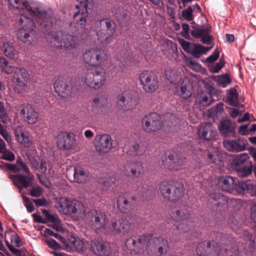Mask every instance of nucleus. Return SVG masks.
Returning a JSON list of instances; mask_svg holds the SVG:
<instances>
[{"mask_svg": "<svg viewBox=\"0 0 256 256\" xmlns=\"http://www.w3.org/2000/svg\"><path fill=\"white\" fill-rule=\"evenodd\" d=\"M0 158L8 161L12 162L14 160L15 156L12 152L6 150L2 153V156Z\"/></svg>", "mask_w": 256, "mask_h": 256, "instance_id": "8fccbe9b", "label": "nucleus"}, {"mask_svg": "<svg viewBox=\"0 0 256 256\" xmlns=\"http://www.w3.org/2000/svg\"><path fill=\"white\" fill-rule=\"evenodd\" d=\"M60 242V243L59 244L56 241H46L48 247L55 250H64L68 252L71 251L84 252L86 249L84 241Z\"/></svg>", "mask_w": 256, "mask_h": 256, "instance_id": "6e6552de", "label": "nucleus"}, {"mask_svg": "<svg viewBox=\"0 0 256 256\" xmlns=\"http://www.w3.org/2000/svg\"><path fill=\"white\" fill-rule=\"evenodd\" d=\"M3 49L4 54L13 60H16L18 58V52L13 46L9 42H4L3 44Z\"/></svg>", "mask_w": 256, "mask_h": 256, "instance_id": "c9c22d12", "label": "nucleus"}, {"mask_svg": "<svg viewBox=\"0 0 256 256\" xmlns=\"http://www.w3.org/2000/svg\"><path fill=\"white\" fill-rule=\"evenodd\" d=\"M238 175L241 177H246L250 175L252 172V166L250 164L248 166H244L234 169Z\"/></svg>", "mask_w": 256, "mask_h": 256, "instance_id": "a19ab883", "label": "nucleus"}, {"mask_svg": "<svg viewBox=\"0 0 256 256\" xmlns=\"http://www.w3.org/2000/svg\"><path fill=\"white\" fill-rule=\"evenodd\" d=\"M146 251L150 256H160L168 250V241H157V242L150 241L147 244Z\"/></svg>", "mask_w": 256, "mask_h": 256, "instance_id": "aec40b11", "label": "nucleus"}, {"mask_svg": "<svg viewBox=\"0 0 256 256\" xmlns=\"http://www.w3.org/2000/svg\"><path fill=\"white\" fill-rule=\"evenodd\" d=\"M18 110L20 116L28 124H34L37 122L38 114L30 104H23L20 106Z\"/></svg>", "mask_w": 256, "mask_h": 256, "instance_id": "f3484780", "label": "nucleus"}, {"mask_svg": "<svg viewBox=\"0 0 256 256\" xmlns=\"http://www.w3.org/2000/svg\"><path fill=\"white\" fill-rule=\"evenodd\" d=\"M88 180V174L83 168L76 166L74 168V181L79 184H84Z\"/></svg>", "mask_w": 256, "mask_h": 256, "instance_id": "473e14b6", "label": "nucleus"}, {"mask_svg": "<svg viewBox=\"0 0 256 256\" xmlns=\"http://www.w3.org/2000/svg\"><path fill=\"white\" fill-rule=\"evenodd\" d=\"M7 168L12 171L19 172H24L25 174H29L30 170L26 164L23 162L20 158H18L15 164H8Z\"/></svg>", "mask_w": 256, "mask_h": 256, "instance_id": "72a5a7b5", "label": "nucleus"}, {"mask_svg": "<svg viewBox=\"0 0 256 256\" xmlns=\"http://www.w3.org/2000/svg\"><path fill=\"white\" fill-rule=\"evenodd\" d=\"M224 64V61L222 60H220L212 68V72L216 73L218 72L222 68Z\"/></svg>", "mask_w": 256, "mask_h": 256, "instance_id": "69168bd1", "label": "nucleus"}, {"mask_svg": "<svg viewBox=\"0 0 256 256\" xmlns=\"http://www.w3.org/2000/svg\"><path fill=\"white\" fill-rule=\"evenodd\" d=\"M182 34L185 38H187L189 36V26L188 24H182Z\"/></svg>", "mask_w": 256, "mask_h": 256, "instance_id": "0e129e2a", "label": "nucleus"}, {"mask_svg": "<svg viewBox=\"0 0 256 256\" xmlns=\"http://www.w3.org/2000/svg\"><path fill=\"white\" fill-rule=\"evenodd\" d=\"M223 144L229 152H240L246 149V142L242 138H238L236 140H224Z\"/></svg>", "mask_w": 256, "mask_h": 256, "instance_id": "5701e85b", "label": "nucleus"}, {"mask_svg": "<svg viewBox=\"0 0 256 256\" xmlns=\"http://www.w3.org/2000/svg\"><path fill=\"white\" fill-rule=\"evenodd\" d=\"M32 166L35 170L44 174L47 170L46 163L42 160H35L32 162Z\"/></svg>", "mask_w": 256, "mask_h": 256, "instance_id": "37998d69", "label": "nucleus"}, {"mask_svg": "<svg viewBox=\"0 0 256 256\" xmlns=\"http://www.w3.org/2000/svg\"><path fill=\"white\" fill-rule=\"evenodd\" d=\"M30 80V74L23 68H16L14 74L12 82L14 85L15 90L19 94L26 92L27 86Z\"/></svg>", "mask_w": 256, "mask_h": 256, "instance_id": "9b49d317", "label": "nucleus"}, {"mask_svg": "<svg viewBox=\"0 0 256 256\" xmlns=\"http://www.w3.org/2000/svg\"><path fill=\"white\" fill-rule=\"evenodd\" d=\"M210 29L208 26L196 28L190 32L192 36L196 38H200V41L205 44H210L212 36L210 34Z\"/></svg>", "mask_w": 256, "mask_h": 256, "instance_id": "cd10ccee", "label": "nucleus"}, {"mask_svg": "<svg viewBox=\"0 0 256 256\" xmlns=\"http://www.w3.org/2000/svg\"><path fill=\"white\" fill-rule=\"evenodd\" d=\"M112 141L109 134L97 135L94 139L96 150L100 154L110 152L112 148Z\"/></svg>", "mask_w": 256, "mask_h": 256, "instance_id": "dca6fc26", "label": "nucleus"}, {"mask_svg": "<svg viewBox=\"0 0 256 256\" xmlns=\"http://www.w3.org/2000/svg\"><path fill=\"white\" fill-rule=\"evenodd\" d=\"M206 241H202L198 244L196 250L198 256H209L206 249H210L212 244L210 241H208L206 246Z\"/></svg>", "mask_w": 256, "mask_h": 256, "instance_id": "58836bf2", "label": "nucleus"}, {"mask_svg": "<svg viewBox=\"0 0 256 256\" xmlns=\"http://www.w3.org/2000/svg\"><path fill=\"white\" fill-rule=\"evenodd\" d=\"M162 124L160 116L156 112L146 114L141 120L142 127L147 133L152 134L159 130Z\"/></svg>", "mask_w": 256, "mask_h": 256, "instance_id": "1a4fd4ad", "label": "nucleus"}, {"mask_svg": "<svg viewBox=\"0 0 256 256\" xmlns=\"http://www.w3.org/2000/svg\"><path fill=\"white\" fill-rule=\"evenodd\" d=\"M179 42L182 46L183 50L188 52H190L191 49V46L192 45V44L184 40L181 39L179 40Z\"/></svg>", "mask_w": 256, "mask_h": 256, "instance_id": "5fc2aeb1", "label": "nucleus"}, {"mask_svg": "<svg viewBox=\"0 0 256 256\" xmlns=\"http://www.w3.org/2000/svg\"><path fill=\"white\" fill-rule=\"evenodd\" d=\"M88 0H80L79 4L76 5L78 11L74 15V26L79 32H82L86 22V18L88 16Z\"/></svg>", "mask_w": 256, "mask_h": 256, "instance_id": "f8f14e48", "label": "nucleus"}, {"mask_svg": "<svg viewBox=\"0 0 256 256\" xmlns=\"http://www.w3.org/2000/svg\"><path fill=\"white\" fill-rule=\"evenodd\" d=\"M186 79L182 81V84L180 86V92L182 96L185 99H187L190 98L192 94V93L190 90L187 88L186 86Z\"/></svg>", "mask_w": 256, "mask_h": 256, "instance_id": "09e8293b", "label": "nucleus"}, {"mask_svg": "<svg viewBox=\"0 0 256 256\" xmlns=\"http://www.w3.org/2000/svg\"><path fill=\"white\" fill-rule=\"evenodd\" d=\"M185 160L184 158L170 154L168 155L164 160H162V164L170 170H178L184 168Z\"/></svg>", "mask_w": 256, "mask_h": 256, "instance_id": "a211bd4d", "label": "nucleus"}, {"mask_svg": "<svg viewBox=\"0 0 256 256\" xmlns=\"http://www.w3.org/2000/svg\"><path fill=\"white\" fill-rule=\"evenodd\" d=\"M132 230L131 224L126 219L112 222L110 225L104 229L106 234H118L122 236L128 233Z\"/></svg>", "mask_w": 256, "mask_h": 256, "instance_id": "4468645a", "label": "nucleus"}, {"mask_svg": "<svg viewBox=\"0 0 256 256\" xmlns=\"http://www.w3.org/2000/svg\"><path fill=\"white\" fill-rule=\"evenodd\" d=\"M192 8L190 6L182 11V16L184 18L190 20H192Z\"/></svg>", "mask_w": 256, "mask_h": 256, "instance_id": "6e6d98bb", "label": "nucleus"}, {"mask_svg": "<svg viewBox=\"0 0 256 256\" xmlns=\"http://www.w3.org/2000/svg\"><path fill=\"white\" fill-rule=\"evenodd\" d=\"M33 201L37 207L46 206L48 204L47 200L44 198L38 200H34Z\"/></svg>", "mask_w": 256, "mask_h": 256, "instance_id": "680f3d73", "label": "nucleus"}, {"mask_svg": "<svg viewBox=\"0 0 256 256\" xmlns=\"http://www.w3.org/2000/svg\"><path fill=\"white\" fill-rule=\"evenodd\" d=\"M54 88L56 92L64 98L70 96L72 92V88L70 82L63 78H59L56 80Z\"/></svg>", "mask_w": 256, "mask_h": 256, "instance_id": "6ab92c4d", "label": "nucleus"}, {"mask_svg": "<svg viewBox=\"0 0 256 256\" xmlns=\"http://www.w3.org/2000/svg\"><path fill=\"white\" fill-rule=\"evenodd\" d=\"M218 185L222 190L230 193L248 194L252 196H256V184L250 180L237 182L232 177L224 176L218 178Z\"/></svg>", "mask_w": 256, "mask_h": 256, "instance_id": "7ed1b4c3", "label": "nucleus"}, {"mask_svg": "<svg viewBox=\"0 0 256 256\" xmlns=\"http://www.w3.org/2000/svg\"><path fill=\"white\" fill-rule=\"evenodd\" d=\"M218 130L221 135L224 137H236L235 127L229 120H221L218 126Z\"/></svg>", "mask_w": 256, "mask_h": 256, "instance_id": "a878e982", "label": "nucleus"}, {"mask_svg": "<svg viewBox=\"0 0 256 256\" xmlns=\"http://www.w3.org/2000/svg\"><path fill=\"white\" fill-rule=\"evenodd\" d=\"M198 100L200 104L203 106H208L210 104L212 101L210 100V96L207 94H202L198 96Z\"/></svg>", "mask_w": 256, "mask_h": 256, "instance_id": "de8ad7c7", "label": "nucleus"}, {"mask_svg": "<svg viewBox=\"0 0 256 256\" xmlns=\"http://www.w3.org/2000/svg\"><path fill=\"white\" fill-rule=\"evenodd\" d=\"M14 184L19 188L22 189L26 188L32 184L34 176L30 172L29 174H26L25 175L19 174L12 175L10 178Z\"/></svg>", "mask_w": 256, "mask_h": 256, "instance_id": "b1692460", "label": "nucleus"}, {"mask_svg": "<svg viewBox=\"0 0 256 256\" xmlns=\"http://www.w3.org/2000/svg\"><path fill=\"white\" fill-rule=\"evenodd\" d=\"M42 188L40 186H36L32 188L30 190V194L32 196L38 197L42 195Z\"/></svg>", "mask_w": 256, "mask_h": 256, "instance_id": "603ef678", "label": "nucleus"}, {"mask_svg": "<svg viewBox=\"0 0 256 256\" xmlns=\"http://www.w3.org/2000/svg\"><path fill=\"white\" fill-rule=\"evenodd\" d=\"M216 152L210 153L208 154L207 156V162L209 164H216Z\"/></svg>", "mask_w": 256, "mask_h": 256, "instance_id": "338daca9", "label": "nucleus"}, {"mask_svg": "<svg viewBox=\"0 0 256 256\" xmlns=\"http://www.w3.org/2000/svg\"><path fill=\"white\" fill-rule=\"evenodd\" d=\"M10 4L19 10L26 9L35 16L38 23L42 28L52 26V22L46 11H40L38 8L32 9L27 1L8 0Z\"/></svg>", "mask_w": 256, "mask_h": 256, "instance_id": "20e7f679", "label": "nucleus"}, {"mask_svg": "<svg viewBox=\"0 0 256 256\" xmlns=\"http://www.w3.org/2000/svg\"><path fill=\"white\" fill-rule=\"evenodd\" d=\"M6 113L4 104L0 102V118L4 121L6 118Z\"/></svg>", "mask_w": 256, "mask_h": 256, "instance_id": "774afa93", "label": "nucleus"}, {"mask_svg": "<svg viewBox=\"0 0 256 256\" xmlns=\"http://www.w3.org/2000/svg\"><path fill=\"white\" fill-rule=\"evenodd\" d=\"M190 53L196 58H200L202 54H206L211 48H206L200 44H192Z\"/></svg>", "mask_w": 256, "mask_h": 256, "instance_id": "e433bc0d", "label": "nucleus"}, {"mask_svg": "<svg viewBox=\"0 0 256 256\" xmlns=\"http://www.w3.org/2000/svg\"><path fill=\"white\" fill-rule=\"evenodd\" d=\"M6 242V246L16 256H26L23 254L22 249L18 250L14 248L13 246H11L9 244L8 241H5Z\"/></svg>", "mask_w": 256, "mask_h": 256, "instance_id": "864d4df0", "label": "nucleus"}, {"mask_svg": "<svg viewBox=\"0 0 256 256\" xmlns=\"http://www.w3.org/2000/svg\"><path fill=\"white\" fill-rule=\"evenodd\" d=\"M20 28L17 35L18 39L24 43L31 44L33 42L34 34L35 24L32 18L22 15L18 20Z\"/></svg>", "mask_w": 256, "mask_h": 256, "instance_id": "423d86ee", "label": "nucleus"}, {"mask_svg": "<svg viewBox=\"0 0 256 256\" xmlns=\"http://www.w3.org/2000/svg\"><path fill=\"white\" fill-rule=\"evenodd\" d=\"M124 172L126 176H130L132 175L135 178H138L144 174V168L141 162H136L130 164L126 165L124 167Z\"/></svg>", "mask_w": 256, "mask_h": 256, "instance_id": "c85d7f7f", "label": "nucleus"}, {"mask_svg": "<svg viewBox=\"0 0 256 256\" xmlns=\"http://www.w3.org/2000/svg\"><path fill=\"white\" fill-rule=\"evenodd\" d=\"M216 82L218 85L222 88L226 87L231 82L230 78L227 74L219 76L218 77Z\"/></svg>", "mask_w": 256, "mask_h": 256, "instance_id": "a18cd8bd", "label": "nucleus"}, {"mask_svg": "<svg viewBox=\"0 0 256 256\" xmlns=\"http://www.w3.org/2000/svg\"><path fill=\"white\" fill-rule=\"evenodd\" d=\"M76 142L74 135L66 132H61L56 137L57 146L63 150L73 148L76 146Z\"/></svg>", "mask_w": 256, "mask_h": 256, "instance_id": "2eb2a0df", "label": "nucleus"}, {"mask_svg": "<svg viewBox=\"0 0 256 256\" xmlns=\"http://www.w3.org/2000/svg\"><path fill=\"white\" fill-rule=\"evenodd\" d=\"M139 80L146 92L152 93L158 87V78L152 72L146 70L140 73Z\"/></svg>", "mask_w": 256, "mask_h": 256, "instance_id": "ddd939ff", "label": "nucleus"}, {"mask_svg": "<svg viewBox=\"0 0 256 256\" xmlns=\"http://www.w3.org/2000/svg\"><path fill=\"white\" fill-rule=\"evenodd\" d=\"M40 232L44 236H54V238L59 240H62V237L60 234L54 232L50 228H45L42 229Z\"/></svg>", "mask_w": 256, "mask_h": 256, "instance_id": "49530a36", "label": "nucleus"}, {"mask_svg": "<svg viewBox=\"0 0 256 256\" xmlns=\"http://www.w3.org/2000/svg\"><path fill=\"white\" fill-rule=\"evenodd\" d=\"M172 219L176 222H180L176 226V228L182 232H186L194 226V222L190 218L189 214H186L184 211L176 208H172L170 212Z\"/></svg>", "mask_w": 256, "mask_h": 256, "instance_id": "9d476101", "label": "nucleus"}, {"mask_svg": "<svg viewBox=\"0 0 256 256\" xmlns=\"http://www.w3.org/2000/svg\"><path fill=\"white\" fill-rule=\"evenodd\" d=\"M164 73L167 80L171 83H176L180 77L178 71L170 68H167Z\"/></svg>", "mask_w": 256, "mask_h": 256, "instance_id": "4c0bfd02", "label": "nucleus"}, {"mask_svg": "<svg viewBox=\"0 0 256 256\" xmlns=\"http://www.w3.org/2000/svg\"><path fill=\"white\" fill-rule=\"evenodd\" d=\"M56 208L59 212L70 215L77 220L85 217L86 224L96 231L103 228L106 224L104 213L92 210L86 214L85 206L82 203L76 200L60 198L56 202Z\"/></svg>", "mask_w": 256, "mask_h": 256, "instance_id": "f257e3e1", "label": "nucleus"}, {"mask_svg": "<svg viewBox=\"0 0 256 256\" xmlns=\"http://www.w3.org/2000/svg\"><path fill=\"white\" fill-rule=\"evenodd\" d=\"M0 63L2 64L3 70L7 74H15L16 68H20L14 67L12 64H10L4 58H0Z\"/></svg>", "mask_w": 256, "mask_h": 256, "instance_id": "79ce46f5", "label": "nucleus"}, {"mask_svg": "<svg viewBox=\"0 0 256 256\" xmlns=\"http://www.w3.org/2000/svg\"><path fill=\"white\" fill-rule=\"evenodd\" d=\"M82 57L86 64L96 67L88 70L82 80L90 88H99L106 82V72L104 68L98 66L106 60V54L102 49L92 48L86 50Z\"/></svg>", "mask_w": 256, "mask_h": 256, "instance_id": "f03ea898", "label": "nucleus"}, {"mask_svg": "<svg viewBox=\"0 0 256 256\" xmlns=\"http://www.w3.org/2000/svg\"><path fill=\"white\" fill-rule=\"evenodd\" d=\"M106 100L104 97L96 98L94 99L91 104V110L95 116L104 113L106 108Z\"/></svg>", "mask_w": 256, "mask_h": 256, "instance_id": "7c9ffc66", "label": "nucleus"}, {"mask_svg": "<svg viewBox=\"0 0 256 256\" xmlns=\"http://www.w3.org/2000/svg\"><path fill=\"white\" fill-rule=\"evenodd\" d=\"M132 149L134 154L135 155H141L144 152V150L142 148L139 144L134 145L133 146Z\"/></svg>", "mask_w": 256, "mask_h": 256, "instance_id": "e2e57ef3", "label": "nucleus"}, {"mask_svg": "<svg viewBox=\"0 0 256 256\" xmlns=\"http://www.w3.org/2000/svg\"><path fill=\"white\" fill-rule=\"evenodd\" d=\"M198 136L200 138L206 140L213 138L214 134L212 130V126L210 124H202L198 127Z\"/></svg>", "mask_w": 256, "mask_h": 256, "instance_id": "c756f323", "label": "nucleus"}, {"mask_svg": "<svg viewBox=\"0 0 256 256\" xmlns=\"http://www.w3.org/2000/svg\"><path fill=\"white\" fill-rule=\"evenodd\" d=\"M130 200H134V197L133 196H128V194H122L118 197L117 204L120 212L124 214H128L130 212L132 208V204Z\"/></svg>", "mask_w": 256, "mask_h": 256, "instance_id": "393cba45", "label": "nucleus"}, {"mask_svg": "<svg viewBox=\"0 0 256 256\" xmlns=\"http://www.w3.org/2000/svg\"><path fill=\"white\" fill-rule=\"evenodd\" d=\"M14 134L18 142L24 145L26 147H28L31 144V142L29 136L23 130L22 126H17L14 130Z\"/></svg>", "mask_w": 256, "mask_h": 256, "instance_id": "2f4dec72", "label": "nucleus"}, {"mask_svg": "<svg viewBox=\"0 0 256 256\" xmlns=\"http://www.w3.org/2000/svg\"><path fill=\"white\" fill-rule=\"evenodd\" d=\"M248 158L249 156L246 153L239 154L236 158L234 161L233 164L232 165V168L235 169L238 168L246 166L244 164L248 159Z\"/></svg>", "mask_w": 256, "mask_h": 256, "instance_id": "ea45409f", "label": "nucleus"}, {"mask_svg": "<svg viewBox=\"0 0 256 256\" xmlns=\"http://www.w3.org/2000/svg\"><path fill=\"white\" fill-rule=\"evenodd\" d=\"M212 199V202L214 205L220 208V210L224 209L227 206L228 200L226 196L220 193L214 194L211 196Z\"/></svg>", "mask_w": 256, "mask_h": 256, "instance_id": "f704fd0d", "label": "nucleus"}, {"mask_svg": "<svg viewBox=\"0 0 256 256\" xmlns=\"http://www.w3.org/2000/svg\"><path fill=\"white\" fill-rule=\"evenodd\" d=\"M43 215L45 216V224L51 223L50 226L56 231L64 232V230L61 225V220L56 214L50 213L48 210H42Z\"/></svg>", "mask_w": 256, "mask_h": 256, "instance_id": "bb28decb", "label": "nucleus"}, {"mask_svg": "<svg viewBox=\"0 0 256 256\" xmlns=\"http://www.w3.org/2000/svg\"><path fill=\"white\" fill-rule=\"evenodd\" d=\"M134 92L130 90H126L122 92L118 97V104L124 110L132 109L136 104L134 98Z\"/></svg>", "mask_w": 256, "mask_h": 256, "instance_id": "412c9836", "label": "nucleus"}, {"mask_svg": "<svg viewBox=\"0 0 256 256\" xmlns=\"http://www.w3.org/2000/svg\"><path fill=\"white\" fill-rule=\"evenodd\" d=\"M159 190L164 198L171 202L178 200L184 194L182 185L173 180L162 181L160 184Z\"/></svg>", "mask_w": 256, "mask_h": 256, "instance_id": "39448f33", "label": "nucleus"}, {"mask_svg": "<svg viewBox=\"0 0 256 256\" xmlns=\"http://www.w3.org/2000/svg\"><path fill=\"white\" fill-rule=\"evenodd\" d=\"M212 242H213L212 249L214 252V254H212L213 256H217L222 251V248L218 243L216 242V241Z\"/></svg>", "mask_w": 256, "mask_h": 256, "instance_id": "13d9d810", "label": "nucleus"}, {"mask_svg": "<svg viewBox=\"0 0 256 256\" xmlns=\"http://www.w3.org/2000/svg\"><path fill=\"white\" fill-rule=\"evenodd\" d=\"M228 100L230 106H236L237 105L238 103V94L235 89L232 88L230 90Z\"/></svg>", "mask_w": 256, "mask_h": 256, "instance_id": "c03bdc74", "label": "nucleus"}, {"mask_svg": "<svg viewBox=\"0 0 256 256\" xmlns=\"http://www.w3.org/2000/svg\"><path fill=\"white\" fill-rule=\"evenodd\" d=\"M186 64L190 68L196 71H198L200 68V64L191 58H188L186 60Z\"/></svg>", "mask_w": 256, "mask_h": 256, "instance_id": "3c124183", "label": "nucleus"}, {"mask_svg": "<svg viewBox=\"0 0 256 256\" xmlns=\"http://www.w3.org/2000/svg\"><path fill=\"white\" fill-rule=\"evenodd\" d=\"M96 30V34L98 37V40L100 42H104L108 40V38L112 35L110 34V33L108 34H105L104 32L102 31H98L97 30Z\"/></svg>", "mask_w": 256, "mask_h": 256, "instance_id": "4d7b16f0", "label": "nucleus"}, {"mask_svg": "<svg viewBox=\"0 0 256 256\" xmlns=\"http://www.w3.org/2000/svg\"><path fill=\"white\" fill-rule=\"evenodd\" d=\"M90 248L94 254L98 256H109L112 252L110 244L106 241H92Z\"/></svg>", "mask_w": 256, "mask_h": 256, "instance_id": "4be33fe9", "label": "nucleus"}, {"mask_svg": "<svg viewBox=\"0 0 256 256\" xmlns=\"http://www.w3.org/2000/svg\"><path fill=\"white\" fill-rule=\"evenodd\" d=\"M24 205L29 212H32L34 210V206L30 200L28 198H25L24 200Z\"/></svg>", "mask_w": 256, "mask_h": 256, "instance_id": "052dcab7", "label": "nucleus"}, {"mask_svg": "<svg viewBox=\"0 0 256 256\" xmlns=\"http://www.w3.org/2000/svg\"><path fill=\"white\" fill-rule=\"evenodd\" d=\"M219 55V51L216 50L210 56L206 58V60L209 62H214L218 58Z\"/></svg>", "mask_w": 256, "mask_h": 256, "instance_id": "bf43d9fd", "label": "nucleus"}, {"mask_svg": "<svg viewBox=\"0 0 256 256\" xmlns=\"http://www.w3.org/2000/svg\"><path fill=\"white\" fill-rule=\"evenodd\" d=\"M80 36L68 34L64 33L59 37L58 35L54 36L50 41L51 45L56 48H64L70 50L76 47L80 42Z\"/></svg>", "mask_w": 256, "mask_h": 256, "instance_id": "0eeeda50", "label": "nucleus"}]
</instances>
